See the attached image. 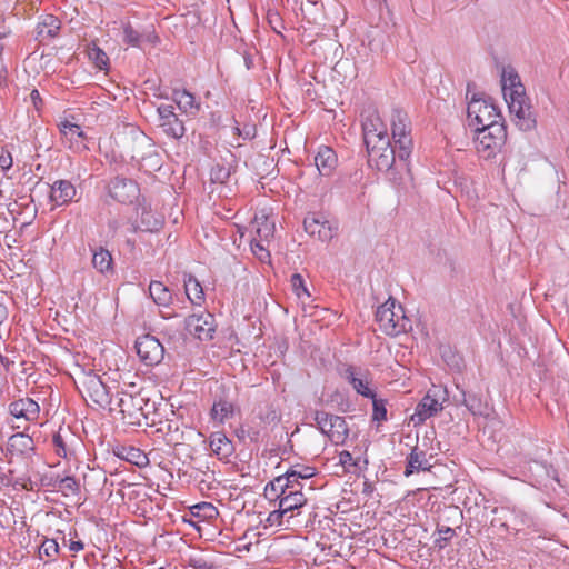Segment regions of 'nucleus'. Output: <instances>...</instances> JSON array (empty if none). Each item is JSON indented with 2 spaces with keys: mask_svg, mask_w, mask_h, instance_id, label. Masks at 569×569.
Wrapping results in <instances>:
<instances>
[{
  "mask_svg": "<svg viewBox=\"0 0 569 569\" xmlns=\"http://www.w3.org/2000/svg\"><path fill=\"white\" fill-rule=\"evenodd\" d=\"M510 79V87L503 86V97L508 104L510 114L513 116L516 126L522 131H530L536 128V118L531 110V106L528 103V99L525 93L523 86L515 80Z\"/></svg>",
  "mask_w": 569,
  "mask_h": 569,
  "instance_id": "1",
  "label": "nucleus"
},
{
  "mask_svg": "<svg viewBox=\"0 0 569 569\" xmlns=\"http://www.w3.org/2000/svg\"><path fill=\"white\" fill-rule=\"evenodd\" d=\"M376 321L379 329L388 336L396 337L411 329V320L405 315V310L396 299L389 298L378 307Z\"/></svg>",
  "mask_w": 569,
  "mask_h": 569,
  "instance_id": "2",
  "label": "nucleus"
},
{
  "mask_svg": "<svg viewBox=\"0 0 569 569\" xmlns=\"http://www.w3.org/2000/svg\"><path fill=\"white\" fill-rule=\"evenodd\" d=\"M475 131L477 151L485 159L495 157L507 139L505 123L477 127Z\"/></svg>",
  "mask_w": 569,
  "mask_h": 569,
  "instance_id": "3",
  "label": "nucleus"
},
{
  "mask_svg": "<svg viewBox=\"0 0 569 569\" xmlns=\"http://www.w3.org/2000/svg\"><path fill=\"white\" fill-rule=\"evenodd\" d=\"M149 400L141 393L119 392L113 401V409L118 408L122 419L129 425H140L142 418H147Z\"/></svg>",
  "mask_w": 569,
  "mask_h": 569,
  "instance_id": "4",
  "label": "nucleus"
},
{
  "mask_svg": "<svg viewBox=\"0 0 569 569\" xmlns=\"http://www.w3.org/2000/svg\"><path fill=\"white\" fill-rule=\"evenodd\" d=\"M79 383L80 392L87 402L90 401L99 408L109 407L110 410H113L114 398L109 396L106 385L98 375L92 372L86 373L80 378Z\"/></svg>",
  "mask_w": 569,
  "mask_h": 569,
  "instance_id": "5",
  "label": "nucleus"
},
{
  "mask_svg": "<svg viewBox=\"0 0 569 569\" xmlns=\"http://www.w3.org/2000/svg\"><path fill=\"white\" fill-rule=\"evenodd\" d=\"M468 119L470 126L475 127H488L492 124H502V117L498 112L497 107L489 100L482 98H476L473 96L468 104L467 109Z\"/></svg>",
  "mask_w": 569,
  "mask_h": 569,
  "instance_id": "6",
  "label": "nucleus"
},
{
  "mask_svg": "<svg viewBox=\"0 0 569 569\" xmlns=\"http://www.w3.org/2000/svg\"><path fill=\"white\" fill-rule=\"evenodd\" d=\"M368 151V162L379 171H388L392 168L398 148L392 147L390 138L373 139L370 143H365Z\"/></svg>",
  "mask_w": 569,
  "mask_h": 569,
  "instance_id": "7",
  "label": "nucleus"
},
{
  "mask_svg": "<svg viewBox=\"0 0 569 569\" xmlns=\"http://www.w3.org/2000/svg\"><path fill=\"white\" fill-rule=\"evenodd\" d=\"M313 419L320 431L333 443H343L348 438L349 429L343 417L331 415L326 411H316Z\"/></svg>",
  "mask_w": 569,
  "mask_h": 569,
  "instance_id": "8",
  "label": "nucleus"
},
{
  "mask_svg": "<svg viewBox=\"0 0 569 569\" xmlns=\"http://www.w3.org/2000/svg\"><path fill=\"white\" fill-rule=\"evenodd\" d=\"M408 117L401 110H393L391 114V132L398 148L399 160H407L412 150V140L408 134Z\"/></svg>",
  "mask_w": 569,
  "mask_h": 569,
  "instance_id": "9",
  "label": "nucleus"
},
{
  "mask_svg": "<svg viewBox=\"0 0 569 569\" xmlns=\"http://www.w3.org/2000/svg\"><path fill=\"white\" fill-rule=\"evenodd\" d=\"M184 325L188 333L200 341H208L213 338L216 321L210 312L190 315L186 318Z\"/></svg>",
  "mask_w": 569,
  "mask_h": 569,
  "instance_id": "10",
  "label": "nucleus"
},
{
  "mask_svg": "<svg viewBox=\"0 0 569 569\" xmlns=\"http://www.w3.org/2000/svg\"><path fill=\"white\" fill-rule=\"evenodd\" d=\"M137 353L148 366L161 362L164 356V348L161 342L151 335H143L136 341Z\"/></svg>",
  "mask_w": 569,
  "mask_h": 569,
  "instance_id": "11",
  "label": "nucleus"
},
{
  "mask_svg": "<svg viewBox=\"0 0 569 569\" xmlns=\"http://www.w3.org/2000/svg\"><path fill=\"white\" fill-rule=\"evenodd\" d=\"M303 227L307 233L322 242L330 241L338 230L336 222L329 221L322 216H317L315 213L305 218Z\"/></svg>",
  "mask_w": 569,
  "mask_h": 569,
  "instance_id": "12",
  "label": "nucleus"
},
{
  "mask_svg": "<svg viewBox=\"0 0 569 569\" xmlns=\"http://www.w3.org/2000/svg\"><path fill=\"white\" fill-rule=\"evenodd\" d=\"M157 112L159 116V127L168 137L180 139L184 136L183 122L174 113L173 106L161 104L158 107Z\"/></svg>",
  "mask_w": 569,
  "mask_h": 569,
  "instance_id": "13",
  "label": "nucleus"
},
{
  "mask_svg": "<svg viewBox=\"0 0 569 569\" xmlns=\"http://www.w3.org/2000/svg\"><path fill=\"white\" fill-rule=\"evenodd\" d=\"M109 193L121 203H132L138 199L140 189L133 180L117 177L109 184Z\"/></svg>",
  "mask_w": 569,
  "mask_h": 569,
  "instance_id": "14",
  "label": "nucleus"
},
{
  "mask_svg": "<svg viewBox=\"0 0 569 569\" xmlns=\"http://www.w3.org/2000/svg\"><path fill=\"white\" fill-rule=\"evenodd\" d=\"M442 403L436 398V395L432 393V390H429L427 395L420 400L417 405L415 412L410 417V421L415 426H419L423 423L427 419L433 417L439 411L442 410Z\"/></svg>",
  "mask_w": 569,
  "mask_h": 569,
  "instance_id": "15",
  "label": "nucleus"
},
{
  "mask_svg": "<svg viewBox=\"0 0 569 569\" xmlns=\"http://www.w3.org/2000/svg\"><path fill=\"white\" fill-rule=\"evenodd\" d=\"M363 141L371 142L373 139H383L388 136L387 126L377 111H369L362 121Z\"/></svg>",
  "mask_w": 569,
  "mask_h": 569,
  "instance_id": "16",
  "label": "nucleus"
},
{
  "mask_svg": "<svg viewBox=\"0 0 569 569\" xmlns=\"http://www.w3.org/2000/svg\"><path fill=\"white\" fill-rule=\"evenodd\" d=\"M9 412L17 419L33 421L40 412L39 405L31 398H22L9 405Z\"/></svg>",
  "mask_w": 569,
  "mask_h": 569,
  "instance_id": "17",
  "label": "nucleus"
},
{
  "mask_svg": "<svg viewBox=\"0 0 569 569\" xmlns=\"http://www.w3.org/2000/svg\"><path fill=\"white\" fill-rule=\"evenodd\" d=\"M76 193V188L70 181L57 180L51 186L50 201L56 206H62L72 201Z\"/></svg>",
  "mask_w": 569,
  "mask_h": 569,
  "instance_id": "18",
  "label": "nucleus"
},
{
  "mask_svg": "<svg viewBox=\"0 0 569 569\" xmlns=\"http://www.w3.org/2000/svg\"><path fill=\"white\" fill-rule=\"evenodd\" d=\"M7 449L12 456L29 457L34 450L33 439L23 432L14 433L9 438Z\"/></svg>",
  "mask_w": 569,
  "mask_h": 569,
  "instance_id": "19",
  "label": "nucleus"
},
{
  "mask_svg": "<svg viewBox=\"0 0 569 569\" xmlns=\"http://www.w3.org/2000/svg\"><path fill=\"white\" fill-rule=\"evenodd\" d=\"M315 164L321 176L329 177L337 166V156L329 147H320L316 157Z\"/></svg>",
  "mask_w": 569,
  "mask_h": 569,
  "instance_id": "20",
  "label": "nucleus"
},
{
  "mask_svg": "<svg viewBox=\"0 0 569 569\" xmlns=\"http://www.w3.org/2000/svg\"><path fill=\"white\" fill-rule=\"evenodd\" d=\"M60 30V21L52 14H47L38 22L36 39L40 42L56 38Z\"/></svg>",
  "mask_w": 569,
  "mask_h": 569,
  "instance_id": "21",
  "label": "nucleus"
},
{
  "mask_svg": "<svg viewBox=\"0 0 569 569\" xmlns=\"http://www.w3.org/2000/svg\"><path fill=\"white\" fill-rule=\"evenodd\" d=\"M407 467L405 470V476L409 477L413 472L429 470L431 465L427 459V453L425 450L420 449L418 446L413 447L410 455L407 458Z\"/></svg>",
  "mask_w": 569,
  "mask_h": 569,
  "instance_id": "22",
  "label": "nucleus"
},
{
  "mask_svg": "<svg viewBox=\"0 0 569 569\" xmlns=\"http://www.w3.org/2000/svg\"><path fill=\"white\" fill-rule=\"evenodd\" d=\"M345 378L348 380V382L352 386V388L359 395H361L363 397H367V398H373L375 397L376 393L369 387L370 382L368 381L367 378L359 377L357 371H356V368L348 367L345 370Z\"/></svg>",
  "mask_w": 569,
  "mask_h": 569,
  "instance_id": "23",
  "label": "nucleus"
},
{
  "mask_svg": "<svg viewBox=\"0 0 569 569\" xmlns=\"http://www.w3.org/2000/svg\"><path fill=\"white\" fill-rule=\"evenodd\" d=\"M306 502L307 498L300 489L286 490L279 501V507L288 513L303 507Z\"/></svg>",
  "mask_w": 569,
  "mask_h": 569,
  "instance_id": "24",
  "label": "nucleus"
},
{
  "mask_svg": "<svg viewBox=\"0 0 569 569\" xmlns=\"http://www.w3.org/2000/svg\"><path fill=\"white\" fill-rule=\"evenodd\" d=\"M117 456L139 468H143L149 465L148 456L139 448L132 446L119 448Z\"/></svg>",
  "mask_w": 569,
  "mask_h": 569,
  "instance_id": "25",
  "label": "nucleus"
},
{
  "mask_svg": "<svg viewBox=\"0 0 569 569\" xmlns=\"http://www.w3.org/2000/svg\"><path fill=\"white\" fill-rule=\"evenodd\" d=\"M149 293L158 306L168 307L172 301L171 291L160 281H151L149 286Z\"/></svg>",
  "mask_w": 569,
  "mask_h": 569,
  "instance_id": "26",
  "label": "nucleus"
},
{
  "mask_svg": "<svg viewBox=\"0 0 569 569\" xmlns=\"http://www.w3.org/2000/svg\"><path fill=\"white\" fill-rule=\"evenodd\" d=\"M234 415V405L228 400L220 399L213 402L210 411L212 420L223 423Z\"/></svg>",
  "mask_w": 569,
  "mask_h": 569,
  "instance_id": "27",
  "label": "nucleus"
},
{
  "mask_svg": "<svg viewBox=\"0 0 569 569\" xmlns=\"http://www.w3.org/2000/svg\"><path fill=\"white\" fill-rule=\"evenodd\" d=\"M172 99L177 103L178 108L186 113L194 114L199 109V106L196 104L193 94L187 90H174Z\"/></svg>",
  "mask_w": 569,
  "mask_h": 569,
  "instance_id": "28",
  "label": "nucleus"
},
{
  "mask_svg": "<svg viewBox=\"0 0 569 569\" xmlns=\"http://www.w3.org/2000/svg\"><path fill=\"white\" fill-rule=\"evenodd\" d=\"M163 219L160 214L154 213L151 209L142 208L140 214V229L143 231H157L161 228Z\"/></svg>",
  "mask_w": 569,
  "mask_h": 569,
  "instance_id": "29",
  "label": "nucleus"
},
{
  "mask_svg": "<svg viewBox=\"0 0 569 569\" xmlns=\"http://www.w3.org/2000/svg\"><path fill=\"white\" fill-rule=\"evenodd\" d=\"M256 228V234L258 240L266 241L269 244L270 239L273 238L276 226L274 222L269 220L267 217L254 218L253 221Z\"/></svg>",
  "mask_w": 569,
  "mask_h": 569,
  "instance_id": "30",
  "label": "nucleus"
},
{
  "mask_svg": "<svg viewBox=\"0 0 569 569\" xmlns=\"http://www.w3.org/2000/svg\"><path fill=\"white\" fill-rule=\"evenodd\" d=\"M92 266L101 273L112 272L113 261L111 253L103 248H99V250L93 252Z\"/></svg>",
  "mask_w": 569,
  "mask_h": 569,
  "instance_id": "31",
  "label": "nucleus"
},
{
  "mask_svg": "<svg viewBox=\"0 0 569 569\" xmlns=\"http://www.w3.org/2000/svg\"><path fill=\"white\" fill-rule=\"evenodd\" d=\"M462 403L472 415L485 416L488 413V405L476 393L461 391Z\"/></svg>",
  "mask_w": 569,
  "mask_h": 569,
  "instance_id": "32",
  "label": "nucleus"
},
{
  "mask_svg": "<svg viewBox=\"0 0 569 569\" xmlns=\"http://www.w3.org/2000/svg\"><path fill=\"white\" fill-rule=\"evenodd\" d=\"M59 129L61 134L71 143H78L80 140L82 141L86 139V133L77 123L66 120L59 124Z\"/></svg>",
  "mask_w": 569,
  "mask_h": 569,
  "instance_id": "33",
  "label": "nucleus"
},
{
  "mask_svg": "<svg viewBox=\"0 0 569 569\" xmlns=\"http://www.w3.org/2000/svg\"><path fill=\"white\" fill-rule=\"evenodd\" d=\"M209 445L211 451L219 457H228L231 452V441L222 433H213Z\"/></svg>",
  "mask_w": 569,
  "mask_h": 569,
  "instance_id": "34",
  "label": "nucleus"
},
{
  "mask_svg": "<svg viewBox=\"0 0 569 569\" xmlns=\"http://www.w3.org/2000/svg\"><path fill=\"white\" fill-rule=\"evenodd\" d=\"M184 290L192 303L199 305L203 299V290L200 282L192 276L184 280Z\"/></svg>",
  "mask_w": 569,
  "mask_h": 569,
  "instance_id": "35",
  "label": "nucleus"
},
{
  "mask_svg": "<svg viewBox=\"0 0 569 569\" xmlns=\"http://www.w3.org/2000/svg\"><path fill=\"white\" fill-rule=\"evenodd\" d=\"M56 487L64 497L78 496L80 493V483L74 477L67 476L57 480Z\"/></svg>",
  "mask_w": 569,
  "mask_h": 569,
  "instance_id": "36",
  "label": "nucleus"
},
{
  "mask_svg": "<svg viewBox=\"0 0 569 569\" xmlns=\"http://www.w3.org/2000/svg\"><path fill=\"white\" fill-rule=\"evenodd\" d=\"M286 485L282 478L277 477L270 481L264 488V495L270 500H279L286 493Z\"/></svg>",
  "mask_w": 569,
  "mask_h": 569,
  "instance_id": "37",
  "label": "nucleus"
},
{
  "mask_svg": "<svg viewBox=\"0 0 569 569\" xmlns=\"http://www.w3.org/2000/svg\"><path fill=\"white\" fill-rule=\"evenodd\" d=\"M251 251L261 261L266 262L270 259L269 244L266 241L253 238L250 242Z\"/></svg>",
  "mask_w": 569,
  "mask_h": 569,
  "instance_id": "38",
  "label": "nucleus"
},
{
  "mask_svg": "<svg viewBox=\"0 0 569 569\" xmlns=\"http://www.w3.org/2000/svg\"><path fill=\"white\" fill-rule=\"evenodd\" d=\"M192 513L204 519H212L218 516V509L210 502H201L192 507Z\"/></svg>",
  "mask_w": 569,
  "mask_h": 569,
  "instance_id": "39",
  "label": "nucleus"
},
{
  "mask_svg": "<svg viewBox=\"0 0 569 569\" xmlns=\"http://www.w3.org/2000/svg\"><path fill=\"white\" fill-rule=\"evenodd\" d=\"M372 399V420L382 422L387 420V408L386 402L382 399H377L376 396Z\"/></svg>",
  "mask_w": 569,
  "mask_h": 569,
  "instance_id": "40",
  "label": "nucleus"
},
{
  "mask_svg": "<svg viewBox=\"0 0 569 569\" xmlns=\"http://www.w3.org/2000/svg\"><path fill=\"white\" fill-rule=\"evenodd\" d=\"M291 288L298 298L303 296L309 297V292L306 288L305 281L299 273H293L290 279Z\"/></svg>",
  "mask_w": 569,
  "mask_h": 569,
  "instance_id": "41",
  "label": "nucleus"
},
{
  "mask_svg": "<svg viewBox=\"0 0 569 569\" xmlns=\"http://www.w3.org/2000/svg\"><path fill=\"white\" fill-rule=\"evenodd\" d=\"M124 42L132 47H140L142 42V34L134 30L130 24L123 29Z\"/></svg>",
  "mask_w": 569,
  "mask_h": 569,
  "instance_id": "42",
  "label": "nucleus"
},
{
  "mask_svg": "<svg viewBox=\"0 0 569 569\" xmlns=\"http://www.w3.org/2000/svg\"><path fill=\"white\" fill-rule=\"evenodd\" d=\"M289 476L300 479H309L315 476V468L296 465L289 469Z\"/></svg>",
  "mask_w": 569,
  "mask_h": 569,
  "instance_id": "43",
  "label": "nucleus"
},
{
  "mask_svg": "<svg viewBox=\"0 0 569 569\" xmlns=\"http://www.w3.org/2000/svg\"><path fill=\"white\" fill-rule=\"evenodd\" d=\"M89 57L99 69H103L109 61L107 54L99 48H92L89 51Z\"/></svg>",
  "mask_w": 569,
  "mask_h": 569,
  "instance_id": "44",
  "label": "nucleus"
},
{
  "mask_svg": "<svg viewBox=\"0 0 569 569\" xmlns=\"http://www.w3.org/2000/svg\"><path fill=\"white\" fill-rule=\"evenodd\" d=\"M439 539L436 540L439 548H443L446 543L455 536V530L450 527H441L438 529Z\"/></svg>",
  "mask_w": 569,
  "mask_h": 569,
  "instance_id": "45",
  "label": "nucleus"
},
{
  "mask_svg": "<svg viewBox=\"0 0 569 569\" xmlns=\"http://www.w3.org/2000/svg\"><path fill=\"white\" fill-rule=\"evenodd\" d=\"M279 478L283 479L287 490L300 489L302 491V485L299 482L300 478L290 477L289 470L284 475L279 476Z\"/></svg>",
  "mask_w": 569,
  "mask_h": 569,
  "instance_id": "46",
  "label": "nucleus"
},
{
  "mask_svg": "<svg viewBox=\"0 0 569 569\" xmlns=\"http://www.w3.org/2000/svg\"><path fill=\"white\" fill-rule=\"evenodd\" d=\"M287 515V512L282 508H278L277 510H273L269 513L267 518V522L270 526H281L282 525V518Z\"/></svg>",
  "mask_w": 569,
  "mask_h": 569,
  "instance_id": "47",
  "label": "nucleus"
},
{
  "mask_svg": "<svg viewBox=\"0 0 569 569\" xmlns=\"http://www.w3.org/2000/svg\"><path fill=\"white\" fill-rule=\"evenodd\" d=\"M238 136L242 137L244 140H250L256 137L257 129L254 124L247 123L242 129L236 128Z\"/></svg>",
  "mask_w": 569,
  "mask_h": 569,
  "instance_id": "48",
  "label": "nucleus"
},
{
  "mask_svg": "<svg viewBox=\"0 0 569 569\" xmlns=\"http://www.w3.org/2000/svg\"><path fill=\"white\" fill-rule=\"evenodd\" d=\"M52 442L54 445L57 455L66 458L68 452L62 436L60 433L54 435Z\"/></svg>",
  "mask_w": 569,
  "mask_h": 569,
  "instance_id": "49",
  "label": "nucleus"
},
{
  "mask_svg": "<svg viewBox=\"0 0 569 569\" xmlns=\"http://www.w3.org/2000/svg\"><path fill=\"white\" fill-rule=\"evenodd\" d=\"M12 164L13 160L11 153L2 149L0 152V168L6 172L12 168Z\"/></svg>",
  "mask_w": 569,
  "mask_h": 569,
  "instance_id": "50",
  "label": "nucleus"
},
{
  "mask_svg": "<svg viewBox=\"0 0 569 569\" xmlns=\"http://www.w3.org/2000/svg\"><path fill=\"white\" fill-rule=\"evenodd\" d=\"M46 556L53 557L59 552V546L53 539H47L42 545Z\"/></svg>",
  "mask_w": 569,
  "mask_h": 569,
  "instance_id": "51",
  "label": "nucleus"
},
{
  "mask_svg": "<svg viewBox=\"0 0 569 569\" xmlns=\"http://www.w3.org/2000/svg\"><path fill=\"white\" fill-rule=\"evenodd\" d=\"M339 463L345 468L357 466V460L353 459L352 455L349 451H341L339 453Z\"/></svg>",
  "mask_w": 569,
  "mask_h": 569,
  "instance_id": "52",
  "label": "nucleus"
},
{
  "mask_svg": "<svg viewBox=\"0 0 569 569\" xmlns=\"http://www.w3.org/2000/svg\"><path fill=\"white\" fill-rule=\"evenodd\" d=\"M178 430H179L178 425L176 423L173 426V423L171 421H164V422L160 421V427L157 429V431L162 432L164 435H169L172 431L177 432Z\"/></svg>",
  "mask_w": 569,
  "mask_h": 569,
  "instance_id": "53",
  "label": "nucleus"
},
{
  "mask_svg": "<svg viewBox=\"0 0 569 569\" xmlns=\"http://www.w3.org/2000/svg\"><path fill=\"white\" fill-rule=\"evenodd\" d=\"M229 171L223 169V168H218V170L216 171H212L211 173V177H212V180L213 181H219V182H223L224 179H227L229 177Z\"/></svg>",
  "mask_w": 569,
  "mask_h": 569,
  "instance_id": "54",
  "label": "nucleus"
},
{
  "mask_svg": "<svg viewBox=\"0 0 569 569\" xmlns=\"http://www.w3.org/2000/svg\"><path fill=\"white\" fill-rule=\"evenodd\" d=\"M375 490V487L369 481V480H366L363 482V489H362V492L367 496H370Z\"/></svg>",
  "mask_w": 569,
  "mask_h": 569,
  "instance_id": "55",
  "label": "nucleus"
},
{
  "mask_svg": "<svg viewBox=\"0 0 569 569\" xmlns=\"http://www.w3.org/2000/svg\"><path fill=\"white\" fill-rule=\"evenodd\" d=\"M30 98L34 104L36 108H38V103L41 102L40 93L38 90H32L30 93Z\"/></svg>",
  "mask_w": 569,
  "mask_h": 569,
  "instance_id": "56",
  "label": "nucleus"
},
{
  "mask_svg": "<svg viewBox=\"0 0 569 569\" xmlns=\"http://www.w3.org/2000/svg\"><path fill=\"white\" fill-rule=\"evenodd\" d=\"M158 40V37L154 36L152 32H148L146 34H142V41H148L150 43H156Z\"/></svg>",
  "mask_w": 569,
  "mask_h": 569,
  "instance_id": "57",
  "label": "nucleus"
},
{
  "mask_svg": "<svg viewBox=\"0 0 569 569\" xmlns=\"http://www.w3.org/2000/svg\"><path fill=\"white\" fill-rule=\"evenodd\" d=\"M84 548V545L82 541H73L70 545V550L78 552L81 551Z\"/></svg>",
  "mask_w": 569,
  "mask_h": 569,
  "instance_id": "58",
  "label": "nucleus"
},
{
  "mask_svg": "<svg viewBox=\"0 0 569 569\" xmlns=\"http://www.w3.org/2000/svg\"><path fill=\"white\" fill-rule=\"evenodd\" d=\"M7 316H8V311H7L6 306L0 303V325L7 319Z\"/></svg>",
  "mask_w": 569,
  "mask_h": 569,
  "instance_id": "59",
  "label": "nucleus"
},
{
  "mask_svg": "<svg viewBox=\"0 0 569 569\" xmlns=\"http://www.w3.org/2000/svg\"><path fill=\"white\" fill-rule=\"evenodd\" d=\"M194 567L197 569H208V568H211V566H208V563L206 561L198 562L197 565H194Z\"/></svg>",
  "mask_w": 569,
  "mask_h": 569,
  "instance_id": "60",
  "label": "nucleus"
},
{
  "mask_svg": "<svg viewBox=\"0 0 569 569\" xmlns=\"http://www.w3.org/2000/svg\"><path fill=\"white\" fill-rule=\"evenodd\" d=\"M138 137L142 140V141H146L147 138L142 134V133H139Z\"/></svg>",
  "mask_w": 569,
  "mask_h": 569,
  "instance_id": "61",
  "label": "nucleus"
},
{
  "mask_svg": "<svg viewBox=\"0 0 569 569\" xmlns=\"http://www.w3.org/2000/svg\"><path fill=\"white\" fill-rule=\"evenodd\" d=\"M276 419H277V415H276V412H271V420L273 421V420H276Z\"/></svg>",
  "mask_w": 569,
  "mask_h": 569,
  "instance_id": "62",
  "label": "nucleus"
},
{
  "mask_svg": "<svg viewBox=\"0 0 569 569\" xmlns=\"http://www.w3.org/2000/svg\"><path fill=\"white\" fill-rule=\"evenodd\" d=\"M174 315H169L168 317L163 316L164 318H172Z\"/></svg>",
  "mask_w": 569,
  "mask_h": 569,
  "instance_id": "63",
  "label": "nucleus"
},
{
  "mask_svg": "<svg viewBox=\"0 0 569 569\" xmlns=\"http://www.w3.org/2000/svg\"><path fill=\"white\" fill-rule=\"evenodd\" d=\"M159 569H164V568H159Z\"/></svg>",
  "mask_w": 569,
  "mask_h": 569,
  "instance_id": "64",
  "label": "nucleus"
}]
</instances>
